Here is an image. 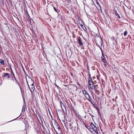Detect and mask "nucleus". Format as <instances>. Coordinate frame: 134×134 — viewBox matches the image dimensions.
Here are the masks:
<instances>
[{
    "label": "nucleus",
    "instance_id": "nucleus-1",
    "mask_svg": "<svg viewBox=\"0 0 134 134\" xmlns=\"http://www.w3.org/2000/svg\"><path fill=\"white\" fill-rule=\"evenodd\" d=\"M94 41L97 44H101L102 45L103 41L101 38L98 35H96L94 37Z\"/></svg>",
    "mask_w": 134,
    "mask_h": 134
},
{
    "label": "nucleus",
    "instance_id": "nucleus-2",
    "mask_svg": "<svg viewBox=\"0 0 134 134\" xmlns=\"http://www.w3.org/2000/svg\"><path fill=\"white\" fill-rule=\"evenodd\" d=\"M90 125L92 128L93 130H94L95 132L97 133L98 132V131L97 127L94 125L92 123H91L90 124Z\"/></svg>",
    "mask_w": 134,
    "mask_h": 134
},
{
    "label": "nucleus",
    "instance_id": "nucleus-3",
    "mask_svg": "<svg viewBox=\"0 0 134 134\" xmlns=\"http://www.w3.org/2000/svg\"><path fill=\"white\" fill-rule=\"evenodd\" d=\"M11 74H12V75L13 77L14 78V79L15 80V82H16V83H17L19 85V83H18V82L17 81V80L16 79L15 77V75H14V73H13L12 69H11Z\"/></svg>",
    "mask_w": 134,
    "mask_h": 134
},
{
    "label": "nucleus",
    "instance_id": "nucleus-4",
    "mask_svg": "<svg viewBox=\"0 0 134 134\" xmlns=\"http://www.w3.org/2000/svg\"><path fill=\"white\" fill-rule=\"evenodd\" d=\"M77 41L80 46H83V44L82 41V39L79 36L77 38Z\"/></svg>",
    "mask_w": 134,
    "mask_h": 134
},
{
    "label": "nucleus",
    "instance_id": "nucleus-5",
    "mask_svg": "<svg viewBox=\"0 0 134 134\" xmlns=\"http://www.w3.org/2000/svg\"><path fill=\"white\" fill-rule=\"evenodd\" d=\"M91 85H89L90 86L91 88L93 90L94 89L95 90H96V86H95L94 85V84L93 83H91Z\"/></svg>",
    "mask_w": 134,
    "mask_h": 134
},
{
    "label": "nucleus",
    "instance_id": "nucleus-6",
    "mask_svg": "<svg viewBox=\"0 0 134 134\" xmlns=\"http://www.w3.org/2000/svg\"><path fill=\"white\" fill-rule=\"evenodd\" d=\"M102 59L103 60V62L104 63L105 65L106 64V63L105 62V58L104 55V54L103 53V52H102Z\"/></svg>",
    "mask_w": 134,
    "mask_h": 134
},
{
    "label": "nucleus",
    "instance_id": "nucleus-7",
    "mask_svg": "<svg viewBox=\"0 0 134 134\" xmlns=\"http://www.w3.org/2000/svg\"><path fill=\"white\" fill-rule=\"evenodd\" d=\"M86 97L87 98V99L90 101V102L91 103H92V104L93 105L92 102V99L91 98V97L89 95V94H88V96H86Z\"/></svg>",
    "mask_w": 134,
    "mask_h": 134
},
{
    "label": "nucleus",
    "instance_id": "nucleus-8",
    "mask_svg": "<svg viewBox=\"0 0 134 134\" xmlns=\"http://www.w3.org/2000/svg\"><path fill=\"white\" fill-rule=\"evenodd\" d=\"M4 74L3 76L4 77H6L7 76L8 78H9L10 77V74L7 73H4Z\"/></svg>",
    "mask_w": 134,
    "mask_h": 134
},
{
    "label": "nucleus",
    "instance_id": "nucleus-9",
    "mask_svg": "<svg viewBox=\"0 0 134 134\" xmlns=\"http://www.w3.org/2000/svg\"><path fill=\"white\" fill-rule=\"evenodd\" d=\"M38 116L41 119V122H40V124L43 127H44V125L43 124V122L42 121V120L41 118V115H40L39 114H38Z\"/></svg>",
    "mask_w": 134,
    "mask_h": 134
},
{
    "label": "nucleus",
    "instance_id": "nucleus-10",
    "mask_svg": "<svg viewBox=\"0 0 134 134\" xmlns=\"http://www.w3.org/2000/svg\"><path fill=\"white\" fill-rule=\"evenodd\" d=\"M93 81L92 80V79L91 77L89 78L88 80V84L89 85H91V83H92L93 82Z\"/></svg>",
    "mask_w": 134,
    "mask_h": 134
},
{
    "label": "nucleus",
    "instance_id": "nucleus-11",
    "mask_svg": "<svg viewBox=\"0 0 134 134\" xmlns=\"http://www.w3.org/2000/svg\"><path fill=\"white\" fill-rule=\"evenodd\" d=\"M114 12H115V15L116 16H117L119 18H120L121 17L118 14L116 11L115 10L114 11Z\"/></svg>",
    "mask_w": 134,
    "mask_h": 134
},
{
    "label": "nucleus",
    "instance_id": "nucleus-12",
    "mask_svg": "<svg viewBox=\"0 0 134 134\" xmlns=\"http://www.w3.org/2000/svg\"><path fill=\"white\" fill-rule=\"evenodd\" d=\"M30 88L31 92L34 91V89L35 88L34 86H31V88Z\"/></svg>",
    "mask_w": 134,
    "mask_h": 134
},
{
    "label": "nucleus",
    "instance_id": "nucleus-13",
    "mask_svg": "<svg viewBox=\"0 0 134 134\" xmlns=\"http://www.w3.org/2000/svg\"><path fill=\"white\" fill-rule=\"evenodd\" d=\"M81 27L82 28V29L85 30H85H86V27L84 25H83L82 24H80V25Z\"/></svg>",
    "mask_w": 134,
    "mask_h": 134
},
{
    "label": "nucleus",
    "instance_id": "nucleus-14",
    "mask_svg": "<svg viewBox=\"0 0 134 134\" xmlns=\"http://www.w3.org/2000/svg\"><path fill=\"white\" fill-rule=\"evenodd\" d=\"M83 94L85 95V97H86V95H88V93L86 91H85V90L83 91Z\"/></svg>",
    "mask_w": 134,
    "mask_h": 134
},
{
    "label": "nucleus",
    "instance_id": "nucleus-15",
    "mask_svg": "<svg viewBox=\"0 0 134 134\" xmlns=\"http://www.w3.org/2000/svg\"><path fill=\"white\" fill-rule=\"evenodd\" d=\"M127 33V30H126L125 31L124 33V36H126V35Z\"/></svg>",
    "mask_w": 134,
    "mask_h": 134
},
{
    "label": "nucleus",
    "instance_id": "nucleus-16",
    "mask_svg": "<svg viewBox=\"0 0 134 134\" xmlns=\"http://www.w3.org/2000/svg\"><path fill=\"white\" fill-rule=\"evenodd\" d=\"M0 63L1 64H2L3 65H4V61H3V60H1L0 61Z\"/></svg>",
    "mask_w": 134,
    "mask_h": 134
},
{
    "label": "nucleus",
    "instance_id": "nucleus-17",
    "mask_svg": "<svg viewBox=\"0 0 134 134\" xmlns=\"http://www.w3.org/2000/svg\"><path fill=\"white\" fill-rule=\"evenodd\" d=\"M53 8L54 10L55 11V12H58V10L57 9V8H56L55 7H54V6H53Z\"/></svg>",
    "mask_w": 134,
    "mask_h": 134
},
{
    "label": "nucleus",
    "instance_id": "nucleus-18",
    "mask_svg": "<svg viewBox=\"0 0 134 134\" xmlns=\"http://www.w3.org/2000/svg\"><path fill=\"white\" fill-rule=\"evenodd\" d=\"M25 110V109L24 107V105H23L22 106V111H24Z\"/></svg>",
    "mask_w": 134,
    "mask_h": 134
},
{
    "label": "nucleus",
    "instance_id": "nucleus-19",
    "mask_svg": "<svg viewBox=\"0 0 134 134\" xmlns=\"http://www.w3.org/2000/svg\"><path fill=\"white\" fill-rule=\"evenodd\" d=\"M95 0V1L96 2V3H97V4L98 5H100L99 4V2H98V0Z\"/></svg>",
    "mask_w": 134,
    "mask_h": 134
},
{
    "label": "nucleus",
    "instance_id": "nucleus-20",
    "mask_svg": "<svg viewBox=\"0 0 134 134\" xmlns=\"http://www.w3.org/2000/svg\"><path fill=\"white\" fill-rule=\"evenodd\" d=\"M57 126H58L57 128H58V129L59 130H61V128H60V126L57 123Z\"/></svg>",
    "mask_w": 134,
    "mask_h": 134
},
{
    "label": "nucleus",
    "instance_id": "nucleus-21",
    "mask_svg": "<svg viewBox=\"0 0 134 134\" xmlns=\"http://www.w3.org/2000/svg\"><path fill=\"white\" fill-rule=\"evenodd\" d=\"M60 105H61V106L62 107V105H64L63 104V103L61 101V100H60Z\"/></svg>",
    "mask_w": 134,
    "mask_h": 134
},
{
    "label": "nucleus",
    "instance_id": "nucleus-22",
    "mask_svg": "<svg viewBox=\"0 0 134 134\" xmlns=\"http://www.w3.org/2000/svg\"><path fill=\"white\" fill-rule=\"evenodd\" d=\"M88 77H89V78L91 77V74H90V72H88Z\"/></svg>",
    "mask_w": 134,
    "mask_h": 134
},
{
    "label": "nucleus",
    "instance_id": "nucleus-23",
    "mask_svg": "<svg viewBox=\"0 0 134 134\" xmlns=\"http://www.w3.org/2000/svg\"><path fill=\"white\" fill-rule=\"evenodd\" d=\"M66 1L69 3H70L71 2V0H66Z\"/></svg>",
    "mask_w": 134,
    "mask_h": 134
},
{
    "label": "nucleus",
    "instance_id": "nucleus-24",
    "mask_svg": "<svg viewBox=\"0 0 134 134\" xmlns=\"http://www.w3.org/2000/svg\"><path fill=\"white\" fill-rule=\"evenodd\" d=\"M66 131H66V132H68V128L67 127H66Z\"/></svg>",
    "mask_w": 134,
    "mask_h": 134
},
{
    "label": "nucleus",
    "instance_id": "nucleus-25",
    "mask_svg": "<svg viewBox=\"0 0 134 134\" xmlns=\"http://www.w3.org/2000/svg\"><path fill=\"white\" fill-rule=\"evenodd\" d=\"M87 70L88 71V72H90V70L89 69V68L88 66L87 67Z\"/></svg>",
    "mask_w": 134,
    "mask_h": 134
},
{
    "label": "nucleus",
    "instance_id": "nucleus-26",
    "mask_svg": "<svg viewBox=\"0 0 134 134\" xmlns=\"http://www.w3.org/2000/svg\"><path fill=\"white\" fill-rule=\"evenodd\" d=\"M64 126L66 127H67V126H66V123L65 122H64Z\"/></svg>",
    "mask_w": 134,
    "mask_h": 134
},
{
    "label": "nucleus",
    "instance_id": "nucleus-27",
    "mask_svg": "<svg viewBox=\"0 0 134 134\" xmlns=\"http://www.w3.org/2000/svg\"><path fill=\"white\" fill-rule=\"evenodd\" d=\"M69 125L70 126V127H71V129H72V127H71V126H72V125H71V124H70Z\"/></svg>",
    "mask_w": 134,
    "mask_h": 134
},
{
    "label": "nucleus",
    "instance_id": "nucleus-28",
    "mask_svg": "<svg viewBox=\"0 0 134 134\" xmlns=\"http://www.w3.org/2000/svg\"><path fill=\"white\" fill-rule=\"evenodd\" d=\"M63 122H65V119H64L63 120Z\"/></svg>",
    "mask_w": 134,
    "mask_h": 134
},
{
    "label": "nucleus",
    "instance_id": "nucleus-29",
    "mask_svg": "<svg viewBox=\"0 0 134 134\" xmlns=\"http://www.w3.org/2000/svg\"><path fill=\"white\" fill-rule=\"evenodd\" d=\"M3 1H4V0H0V1L1 2L3 3Z\"/></svg>",
    "mask_w": 134,
    "mask_h": 134
},
{
    "label": "nucleus",
    "instance_id": "nucleus-30",
    "mask_svg": "<svg viewBox=\"0 0 134 134\" xmlns=\"http://www.w3.org/2000/svg\"><path fill=\"white\" fill-rule=\"evenodd\" d=\"M31 87L34 86V83H33L31 85Z\"/></svg>",
    "mask_w": 134,
    "mask_h": 134
},
{
    "label": "nucleus",
    "instance_id": "nucleus-31",
    "mask_svg": "<svg viewBox=\"0 0 134 134\" xmlns=\"http://www.w3.org/2000/svg\"><path fill=\"white\" fill-rule=\"evenodd\" d=\"M9 2L10 3H12V1L10 0H9Z\"/></svg>",
    "mask_w": 134,
    "mask_h": 134
},
{
    "label": "nucleus",
    "instance_id": "nucleus-32",
    "mask_svg": "<svg viewBox=\"0 0 134 134\" xmlns=\"http://www.w3.org/2000/svg\"><path fill=\"white\" fill-rule=\"evenodd\" d=\"M9 2L10 3H12V1L10 0H9Z\"/></svg>",
    "mask_w": 134,
    "mask_h": 134
},
{
    "label": "nucleus",
    "instance_id": "nucleus-33",
    "mask_svg": "<svg viewBox=\"0 0 134 134\" xmlns=\"http://www.w3.org/2000/svg\"><path fill=\"white\" fill-rule=\"evenodd\" d=\"M9 68L10 69V70H11V71H10V72H11V69H12V68H11V67L10 66V68Z\"/></svg>",
    "mask_w": 134,
    "mask_h": 134
},
{
    "label": "nucleus",
    "instance_id": "nucleus-34",
    "mask_svg": "<svg viewBox=\"0 0 134 134\" xmlns=\"http://www.w3.org/2000/svg\"><path fill=\"white\" fill-rule=\"evenodd\" d=\"M10 3L11 5V6H12V3Z\"/></svg>",
    "mask_w": 134,
    "mask_h": 134
},
{
    "label": "nucleus",
    "instance_id": "nucleus-35",
    "mask_svg": "<svg viewBox=\"0 0 134 134\" xmlns=\"http://www.w3.org/2000/svg\"><path fill=\"white\" fill-rule=\"evenodd\" d=\"M74 86L76 88V89H77V86L75 85H74Z\"/></svg>",
    "mask_w": 134,
    "mask_h": 134
},
{
    "label": "nucleus",
    "instance_id": "nucleus-36",
    "mask_svg": "<svg viewBox=\"0 0 134 134\" xmlns=\"http://www.w3.org/2000/svg\"><path fill=\"white\" fill-rule=\"evenodd\" d=\"M64 86L66 87L67 86V85H64Z\"/></svg>",
    "mask_w": 134,
    "mask_h": 134
},
{
    "label": "nucleus",
    "instance_id": "nucleus-37",
    "mask_svg": "<svg viewBox=\"0 0 134 134\" xmlns=\"http://www.w3.org/2000/svg\"><path fill=\"white\" fill-rule=\"evenodd\" d=\"M16 120V119H14V120H13H13ZM12 121V120H11V121ZM9 122H10V121Z\"/></svg>",
    "mask_w": 134,
    "mask_h": 134
},
{
    "label": "nucleus",
    "instance_id": "nucleus-38",
    "mask_svg": "<svg viewBox=\"0 0 134 134\" xmlns=\"http://www.w3.org/2000/svg\"><path fill=\"white\" fill-rule=\"evenodd\" d=\"M37 132H38V133H39V131H38V130H37Z\"/></svg>",
    "mask_w": 134,
    "mask_h": 134
},
{
    "label": "nucleus",
    "instance_id": "nucleus-39",
    "mask_svg": "<svg viewBox=\"0 0 134 134\" xmlns=\"http://www.w3.org/2000/svg\"><path fill=\"white\" fill-rule=\"evenodd\" d=\"M71 75L72 76H73V75H72V73H71Z\"/></svg>",
    "mask_w": 134,
    "mask_h": 134
},
{
    "label": "nucleus",
    "instance_id": "nucleus-40",
    "mask_svg": "<svg viewBox=\"0 0 134 134\" xmlns=\"http://www.w3.org/2000/svg\"><path fill=\"white\" fill-rule=\"evenodd\" d=\"M81 73L83 74V73L82 72H81Z\"/></svg>",
    "mask_w": 134,
    "mask_h": 134
},
{
    "label": "nucleus",
    "instance_id": "nucleus-41",
    "mask_svg": "<svg viewBox=\"0 0 134 134\" xmlns=\"http://www.w3.org/2000/svg\"><path fill=\"white\" fill-rule=\"evenodd\" d=\"M83 0L84 1H86V0Z\"/></svg>",
    "mask_w": 134,
    "mask_h": 134
},
{
    "label": "nucleus",
    "instance_id": "nucleus-42",
    "mask_svg": "<svg viewBox=\"0 0 134 134\" xmlns=\"http://www.w3.org/2000/svg\"><path fill=\"white\" fill-rule=\"evenodd\" d=\"M2 82L1 83V85L2 84Z\"/></svg>",
    "mask_w": 134,
    "mask_h": 134
},
{
    "label": "nucleus",
    "instance_id": "nucleus-43",
    "mask_svg": "<svg viewBox=\"0 0 134 134\" xmlns=\"http://www.w3.org/2000/svg\"><path fill=\"white\" fill-rule=\"evenodd\" d=\"M29 17H30L29 15Z\"/></svg>",
    "mask_w": 134,
    "mask_h": 134
},
{
    "label": "nucleus",
    "instance_id": "nucleus-44",
    "mask_svg": "<svg viewBox=\"0 0 134 134\" xmlns=\"http://www.w3.org/2000/svg\"><path fill=\"white\" fill-rule=\"evenodd\" d=\"M23 1H24V0H23Z\"/></svg>",
    "mask_w": 134,
    "mask_h": 134
}]
</instances>
